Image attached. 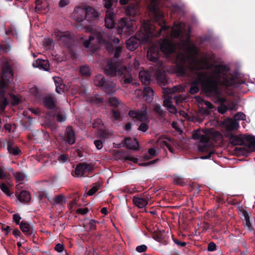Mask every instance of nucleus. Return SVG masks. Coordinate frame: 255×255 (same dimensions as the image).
<instances>
[{
	"mask_svg": "<svg viewBox=\"0 0 255 255\" xmlns=\"http://www.w3.org/2000/svg\"><path fill=\"white\" fill-rule=\"evenodd\" d=\"M149 121L146 122V123L143 122L140 124L139 125L138 129L142 131L145 132L148 129V123Z\"/></svg>",
	"mask_w": 255,
	"mask_h": 255,
	"instance_id": "51",
	"label": "nucleus"
},
{
	"mask_svg": "<svg viewBox=\"0 0 255 255\" xmlns=\"http://www.w3.org/2000/svg\"><path fill=\"white\" fill-rule=\"evenodd\" d=\"M11 98L12 99V105L13 106L17 105L20 103L19 99L14 95H12L11 96Z\"/></svg>",
	"mask_w": 255,
	"mask_h": 255,
	"instance_id": "64",
	"label": "nucleus"
},
{
	"mask_svg": "<svg viewBox=\"0 0 255 255\" xmlns=\"http://www.w3.org/2000/svg\"><path fill=\"white\" fill-rule=\"evenodd\" d=\"M139 78L140 81L145 85L149 83L150 81V75L145 71H140L139 72Z\"/></svg>",
	"mask_w": 255,
	"mask_h": 255,
	"instance_id": "35",
	"label": "nucleus"
},
{
	"mask_svg": "<svg viewBox=\"0 0 255 255\" xmlns=\"http://www.w3.org/2000/svg\"><path fill=\"white\" fill-rule=\"evenodd\" d=\"M63 139L70 145L75 143L76 140V132L72 126H68L66 128Z\"/></svg>",
	"mask_w": 255,
	"mask_h": 255,
	"instance_id": "14",
	"label": "nucleus"
},
{
	"mask_svg": "<svg viewBox=\"0 0 255 255\" xmlns=\"http://www.w3.org/2000/svg\"><path fill=\"white\" fill-rule=\"evenodd\" d=\"M173 241L174 243L177 245L179 247H184L186 245V243L185 242H182L180 241L179 240L176 239V238H173Z\"/></svg>",
	"mask_w": 255,
	"mask_h": 255,
	"instance_id": "61",
	"label": "nucleus"
},
{
	"mask_svg": "<svg viewBox=\"0 0 255 255\" xmlns=\"http://www.w3.org/2000/svg\"><path fill=\"white\" fill-rule=\"evenodd\" d=\"M128 115L130 117L136 119L142 122L148 121L145 111H135L131 110L129 112Z\"/></svg>",
	"mask_w": 255,
	"mask_h": 255,
	"instance_id": "16",
	"label": "nucleus"
},
{
	"mask_svg": "<svg viewBox=\"0 0 255 255\" xmlns=\"http://www.w3.org/2000/svg\"><path fill=\"white\" fill-rule=\"evenodd\" d=\"M9 102L5 96L0 100V112L3 113L5 112V108L8 106Z\"/></svg>",
	"mask_w": 255,
	"mask_h": 255,
	"instance_id": "38",
	"label": "nucleus"
},
{
	"mask_svg": "<svg viewBox=\"0 0 255 255\" xmlns=\"http://www.w3.org/2000/svg\"><path fill=\"white\" fill-rule=\"evenodd\" d=\"M163 106L166 107L170 113L172 114L177 113V109L172 104V102L170 99H165L163 101Z\"/></svg>",
	"mask_w": 255,
	"mask_h": 255,
	"instance_id": "30",
	"label": "nucleus"
},
{
	"mask_svg": "<svg viewBox=\"0 0 255 255\" xmlns=\"http://www.w3.org/2000/svg\"><path fill=\"white\" fill-rule=\"evenodd\" d=\"M235 120H246V115L242 113V112H238L235 115Z\"/></svg>",
	"mask_w": 255,
	"mask_h": 255,
	"instance_id": "57",
	"label": "nucleus"
},
{
	"mask_svg": "<svg viewBox=\"0 0 255 255\" xmlns=\"http://www.w3.org/2000/svg\"><path fill=\"white\" fill-rule=\"evenodd\" d=\"M96 39L97 41L100 44H105L107 45L108 43L101 33H98L97 34Z\"/></svg>",
	"mask_w": 255,
	"mask_h": 255,
	"instance_id": "48",
	"label": "nucleus"
},
{
	"mask_svg": "<svg viewBox=\"0 0 255 255\" xmlns=\"http://www.w3.org/2000/svg\"><path fill=\"white\" fill-rule=\"evenodd\" d=\"M111 135V133L109 131L106 130H101L99 132L100 137L104 139L109 138Z\"/></svg>",
	"mask_w": 255,
	"mask_h": 255,
	"instance_id": "50",
	"label": "nucleus"
},
{
	"mask_svg": "<svg viewBox=\"0 0 255 255\" xmlns=\"http://www.w3.org/2000/svg\"><path fill=\"white\" fill-rule=\"evenodd\" d=\"M211 97H212L215 103H219L221 104L220 106L218 107V112L221 114H224L228 110V107L227 106H226L224 103L226 102V99L225 97V102H220L217 101V98L214 96H211Z\"/></svg>",
	"mask_w": 255,
	"mask_h": 255,
	"instance_id": "34",
	"label": "nucleus"
},
{
	"mask_svg": "<svg viewBox=\"0 0 255 255\" xmlns=\"http://www.w3.org/2000/svg\"><path fill=\"white\" fill-rule=\"evenodd\" d=\"M216 249H217V246L213 242H211L209 243V244L208 245V248H207V250L209 252H214V251H216Z\"/></svg>",
	"mask_w": 255,
	"mask_h": 255,
	"instance_id": "60",
	"label": "nucleus"
},
{
	"mask_svg": "<svg viewBox=\"0 0 255 255\" xmlns=\"http://www.w3.org/2000/svg\"><path fill=\"white\" fill-rule=\"evenodd\" d=\"M92 169L90 164L87 163H81L78 164L75 169V174L79 176H85V174L89 172Z\"/></svg>",
	"mask_w": 255,
	"mask_h": 255,
	"instance_id": "15",
	"label": "nucleus"
},
{
	"mask_svg": "<svg viewBox=\"0 0 255 255\" xmlns=\"http://www.w3.org/2000/svg\"><path fill=\"white\" fill-rule=\"evenodd\" d=\"M56 86V91L58 94H62L64 92L65 84L63 83L61 78L54 79Z\"/></svg>",
	"mask_w": 255,
	"mask_h": 255,
	"instance_id": "32",
	"label": "nucleus"
},
{
	"mask_svg": "<svg viewBox=\"0 0 255 255\" xmlns=\"http://www.w3.org/2000/svg\"><path fill=\"white\" fill-rule=\"evenodd\" d=\"M185 48L186 53L180 52L176 56L175 67L176 73L181 76L185 75L187 64L192 66L193 70L204 69V66L201 65L202 61L198 60L196 57L198 53L196 45L189 42L185 44Z\"/></svg>",
	"mask_w": 255,
	"mask_h": 255,
	"instance_id": "1",
	"label": "nucleus"
},
{
	"mask_svg": "<svg viewBox=\"0 0 255 255\" xmlns=\"http://www.w3.org/2000/svg\"><path fill=\"white\" fill-rule=\"evenodd\" d=\"M154 112L159 117H163L165 116V112L161 109L159 104H156L153 108Z\"/></svg>",
	"mask_w": 255,
	"mask_h": 255,
	"instance_id": "43",
	"label": "nucleus"
},
{
	"mask_svg": "<svg viewBox=\"0 0 255 255\" xmlns=\"http://www.w3.org/2000/svg\"><path fill=\"white\" fill-rule=\"evenodd\" d=\"M33 65L34 67H38L40 69L47 71H48L49 69V62L46 60L38 59L36 60L35 63L33 64Z\"/></svg>",
	"mask_w": 255,
	"mask_h": 255,
	"instance_id": "26",
	"label": "nucleus"
},
{
	"mask_svg": "<svg viewBox=\"0 0 255 255\" xmlns=\"http://www.w3.org/2000/svg\"><path fill=\"white\" fill-rule=\"evenodd\" d=\"M57 120L59 122H63L66 119V117L64 113L61 112H58L56 114Z\"/></svg>",
	"mask_w": 255,
	"mask_h": 255,
	"instance_id": "49",
	"label": "nucleus"
},
{
	"mask_svg": "<svg viewBox=\"0 0 255 255\" xmlns=\"http://www.w3.org/2000/svg\"><path fill=\"white\" fill-rule=\"evenodd\" d=\"M14 175L17 181H22L25 178L24 174L19 172H16Z\"/></svg>",
	"mask_w": 255,
	"mask_h": 255,
	"instance_id": "53",
	"label": "nucleus"
},
{
	"mask_svg": "<svg viewBox=\"0 0 255 255\" xmlns=\"http://www.w3.org/2000/svg\"><path fill=\"white\" fill-rule=\"evenodd\" d=\"M94 39V37L93 36L90 35L89 37V39L87 40H86L83 43V45L86 48H88L90 45H92V41Z\"/></svg>",
	"mask_w": 255,
	"mask_h": 255,
	"instance_id": "54",
	"label": "nucleus"
},
{
	"mask_svg": "<svg viewBox=\"0 0 255 255\" xmlns=\"http://www.w3.org/2000/svg\"><path fill=\"white\" fill-rule=\"evenodd\" d=\"M109 104L110 106L114 108L113 109H119L120 101L116 97H112L109 99Z\"/></svg>",
	"mask_w": 255,
	"mask_h": 255,
	"instance_id": "41",
	"label": "nucleus"
},
{
	"mask_svg": "<svg viewBox=\"0 0 255 255\" xmlns=\"http://www.w3.org/2000/svg\"><path fill=\"white\" fill-rule=\"evenodd\" d=\"M114 12L111 10H107L105 17V25L106 28L112 29L115 26L116 22L113 19Z\"/></svg>",
	"mask_w": 255,
	"mask_h": 255,
	"instance_id": "17",
	"label": "nucleus"
},
{
	"mask_svg": "<svg viewBox=\"0 0 255 255\" xmlns=\"http://www.w3.org/2000/svg\"><path fill=\"white\" fill-rule=\"evenodd\" d=\"M242 216L244 218L245 226L249 231H252L253 230V227L250 221V218L248 212L246 210H243L242 211Z\"/></svg>",
	"mask_w": 255,
	"mask_h": 255,
	"instance_id": "29",
	"label": "nucleus"
},
{
	"mask_svg": "<svg viewBox=\"0 0 255 255\" xmlns=\"http://www.w3.org/2000/svg\"><path fill=\"white\" fill-rule=\"evenodd\" d=\"M199 140L201 144H199L198 148L199 151L204 153L210 150V147L208 145L209 138L207 135L203 134Z\"/></svg>",
	"mask_w": 255,
	"mask_h": 255,
	"instance_id": "18",
	"label": "nucleus"
},
{
	"mask_svg": "<svg viewBox=\"0 0 255 255\" xmlns=\"http://www.w3.org/2000/svg\"><path fill=\"white\" fill-rule=\"evenodd\" d=\"M173 182L174 184L179 185L181 186H184L185 184L184 178L179 176H175Z\"/></svg>",
	"mask_w": 255,
	"mask_h": 255,
	"instance_id": "45",
	"label": "nucleus"
},
{
	"mask_svg": "<svg viewBox=\"0 0 255 255\" xmlns=\"http://www.w3.org/2000/svg\"><path fill=\"white\" fill-rule=\"evenodd\" d=\"M94 82L95 86L102 88L104 92L108 94H112L116 90L115 85L113 82L106 80L103 75H97L94 78Z\"/></svg>",
	"mask_w": 255,
	"mask_h": 255,
	"instance_id": "8",
	"label": "nucleus"
},
{
	"mask_svg": "<svg viewBox=\"0 0 255 255\" xmlns=\"http://www.w3.org/2000/svg\"><path fill=\"white\" fill-rule=\"evenodd\" d=\"M106 48L109 52H114V56L113 58L119 59L122 52V49L121 46H115L111 42H110L107 43Z\"/></svg>",
	"mask_w": 255,
	"mask_h": 255,
	"instance_id": "20",
	"label": "nucleus"
},
{
	"mask_svg": "<svg viewBox=\"0 0 255 255\" xmlns=\"http://www.w3.org/2000/svg\"><path fill=\"white\" fill-rule=\"evenodd\" d=\"M232 145H244L246 147H236L234 150L236 153L243 155L255 151V136L252 135L240 134L235 135L232 132L227 133L226 136Z\"/></svg>",
	"mask_w": 255,
	"mask_h": 255,
	"instance_id": "4",
	"label": "nucleus"
},
{
	"mask_svg": "<svg viewBox=\"0 0 255 255\" xmlns=\"http://www.w3.org/2000/svg\"><path fill=\"white\" fill-rule=\"evenodd\" d=\"M43 104L44 106L48 109H54L56 104L53 98L51 96H46L43 98Z\"/></svg>",
	"mask_w": 255,
	"mask_h": 255,
	"instance_id": "28",
	"label": "nucleus"
},
{
	"mask_svg": "<svg viewBox=\"0 0 255 255\" xmlns=\"http://www.w3.org/2000/svg\"><path fill=\"white\" fill-rule=\"evenodd\" d=\"M147 58L150 61L155 62L158 59V50L154 47H150L147 51Z\"/></svg>",
	"mask_w": 255,
	"mask_h": 255,
	"instance_id": "23",
	"label": "nucleus"
},
{
	"mask_svg": "<svg viewBox=\"0 0 255 255\" xmlns=\"http://www.w3.org/2000/svg\"><path fill=\"white\" fill-rule=\"evenodd\" d=\"M238 80L232 75H223L222 78V83L226 87H233L234 88L238 87L239 84H245L244 81H241L237 83Z\"/></svg>",
	"mask_w": 255,
	"mask_h": 255,
	"instance_id": "12",
	"label": "nucleus"
},
{
	"mask_svg": "<svg viewBox=\"0 0 255 255\" xmlns=\"http://www.w3.org/2000/svg\"><path fill=\"white\" fill-rule=\"evenodd\" d=\"M226 127L227 130V133H228L229 132H232V131L237 130L240 126L239 123L236 120L229 119Z\"/></svg>",
	"mask_w": 255,
	"mask_h": 255,
	"instance_id": "27",
	"label": "nucleus"
},
{
	"mask_svg": "<svg viewBox=\"0 0 255 255\" xmlns=\"http://www.w3.org/2000/svg\"><path fill=\"white\" fill-rule=\"evenodd\" d=\"M20 229L21 231L26 236H29L34 235V229L33 226L25 221H22L20 224Z\"/></svg>",
	"mask_w": 255,
	"mask_h": 255,
	"instance_id": "21",
	"label": "nucleus"
},
{
	"mask_svg": "<svg viewBox=\"0 0 255 255\" xmlns=\"http://www.w3.org/2000/svg\"><path fill=\"white\" fill-rule=\"evenodd\" d=\"M123 146H126L127 148L131 149H137L138 143L135 138L132 139L130 137H126L123 141Z\"/></svg>",
	"mask_w": 255,
	"mask_h": 255,
	"instance_id": "22",
	"label": "nucleus"
},
{
	"mask_svg": "<svg viewBox=\"0 0 255 255\" xmlns=\"http://www.w3.org/2000/svg\"><path fill=\"white\" fill-rule=\"evenodd\" d=\"M142 94L143 98L148 102L150 103L153 99V90L149 87H144L143 91L141 92Z\"/></svg>",
	"mask_w": 255,
	"mask_h": 255,
	"instance_id": "24",
	"label": "nucleus"
},
{
	"mask_svg": "<svg viewBox=\"0 0 255 255\" xmlns=\"http://www.w3.org/2000/svg\"><path fill=\"white\" fill-rule=\"evenodd\" d=\"M153 13L154 14V19L155 22L160 26V31L158 33L159 35L162 34V32L168 30L169 26L166 24V21L164 19V14L162 11H160L156 8H153Z\"/></svg>",
	"mask_w": 255,
	"mask_h": 255,
	"instance_id": "9",
	"label": "nucleus"
},
{
	"mask_svg": "<svg viewBox=\"0 0 255 255\" xmlns=\"http://www.w3.org/2000/svg\"><path fill=\"white\" fill-rule=\"evenodd\" d=\"M80 73L83 76H89L91 75V69L87 65L81 66L80 68Z\"/></svg>",
	"mask_w": 255,
	"mask_h": 255,
	"instance_id": "39",
	"label": "nucleus"
},
{
	"mask_svg": "<svg viewBox=\"0 0 255 255\" xmlns=\"http://www.w3.org/2000/svg\"><path fill=\"white\" fill-rule=\"evenodd\" d=\"M112 114V118L114 120L117 121H121L122 120V117L121 116L120 109H112L111 110Z\"/></svg>",
	"mask_w": 255,
	"mask_h": 255,
	"instance_id": "37",
	"label": "nucleus"
},
{
	"mask_svg": "<svg viewBox=\"0 0 255 255\" xmlns=\"http://www.w3.org/2000/svg\"><path fill=\"white\" fill-rule=\"evenodd\" d=\"M152 30V26L149 24V22L145 23V32L138 31L135 36L130 37L126 42L127 48L130 51H133L140 44L148 42L150 38L149 34H153Z\"/></svg>",
	"mask_w": 255,
	"mask_h": 255,
	"instance_id": "5",
	"label": "nucleus"
},
{
	"mask_svg": "<svg viewBox=\"0 0 255 255\" xmlns=\"http://www.w3.org/2000/svg\"><path fill=\"white\" fill-rule=\"evenodd\" d=\"M44 0H36L35 1V6L34 9L36 12H42V11L44 10L46 6L45 4H44Z\"/></svg>",
	"mask_w": 255,
	"mask_h": 255,
	"instance_id": "36",
	"label": "nucleus"
},
{
	"mask_svg": "<svg viewBox=\"0 0 255 255\" xmlns=\"http://www.w3.org/2000/svg\"><path fill=\"white\" fill-rule=\"evenodd\" d=\"M9 174L5 172L4 167H0V179L5 180L8 179Z\"/></svg>",
	"mask_w": 255,
	"mask_h": 255,
	"instance_id": "46",
	"label": "nucleus"
},
{
	"mask_svg": "<svg viewBox=\"0 0 255 255\" xmlns=\"http://www.w3.org/2000/svg\"><path fill=\"white\" fill-rule=\"evenodd\" d=\"M135 19L128 17L122 18L117 25L118 33L119 34L131 35L134 31Z\"/></svg>",
	"mask_w": 255,
	"mask_h": 255,
	"instance_id": "7",
	"label": "nucleus"
},
{
	"mask_svg": "<svg viewBox=\"0 0 255 255\" xmlns=\"http://www.w3.org/2000/svg\"><path fill=\"white\" fill-rule=\"evenodd\" d=\"M160 49L162 52L167 55L175 51L176 46L171 40L164 39L160 44Z\"/></svg>",
	"mask_w": 255,
	"mask_h": 255,
	"instance_id": "11",
	"label": "nucleus"
},
{
	"mask_svg": "<svg viewBox=\"0 0 255 255\" xmlns=\"http://www.w3.org/2000/svg\"><path fill=\"white\" fill-rule=\"evenodd\" d=\"M18 199L21 202L28 203L31 200L29 193L27 191L23 190L20 192L17 197Z\"/></svg>",
	"mask_w": 255,
	"mask_h": 255,
	"instance_id": "33",
	"label": "nucleus"
},
{
	"mask_svg": "<svg viewBox=\"0 0 255 255\" xmlns=\"http://www.w3.org/2000/svg\"><path fill=\"white\" fill-rule=\"evenodd\" d=\"M52 35L61 46L69 51L73 50L75 44V37L69 31L62 32L56 29Z\"/></svg>",
	"mask_w": 255,
	"mask_h": 255,
	"instance_id": "6",
	"label": "nucleus"
},
{
	"mask_svg": "<svg viewBox=\"0 0 255 255\" xmlns=\"http://www.w3.org/2000/svg\"><path fill=\"white\" fill-rule=\"evenodd\" d=\"M104 72L111 77L118 76L123 84H131L132 85L137 86V82L132 78L129 69L124 66L122 61L119 59L111 58L107 63Z\"/></svg>",
	"mask_w": 255,
	"mask_h": 255,
	"instance_id": "3",
	"label": "nucleus"
},
{
	"mask_svg": "<svg viewBox=\"0 0 255 255\" xmlns=\"http://www.w3.org/2000/svg\"><path fill=\"white\" fill-rule=\"evenodd\" d=\"M7 146L9 153L15 156L21 154V151L20 149L16 145H14L12 141L8 140L7 143Z\"/></svg>",
	"mask_w": 255,
	"mask_h": 255,
	"instance_id": "25",
	"label": "nucleus"
},
{
	"mask_svg": "<svg viewBox=\"0 0 255 255\" xmlns=\"http://www.w3.org/2000/svg\"><path fill=\"white\" fill-rule=\"evenodd\" d=\"M101 184L99 183H95L93 184V187L88 191L87 195L92 196L97 192L101 188Z\"/></svg>",
	"mask_w": 255,
	"mask_h": 255,
	"instance_id": "40",
	"label": "nucleus"
},
{
	"mask_svg": "<svg viewBox=\"0 0 255 255\" xmlns=\"http://www.w3.org/2000/svg\"><path fill=\"white\" fill-rule=\"evenodd\" d=\"M184 24L182 22H174L171 30V35L174 38H183Z\"/></svg>",
	"mask_w": 255,
	"mask_h": 255,
	"instance_id": "13",
	"label": "nucleus"
},
{
	"mask_svg": "<svg viewBox=\"0 0 255 255\" xmlns=\"http://www.w3.org/2000/svg\"><path fill=\"white\" fill-rule=\"evenodd\" d=\"M202 134L200 133V130H197L194 131L192 134V138L195 140H199Z\"/></svg>",
	"mask_w": 255,
	"mask_h": 255,
	"instance_id": "63",
	"label": "nucleus"
},
{
	"mask_svg": "<svg viewBox=\"0 0 255 255\" xmlns=\"http://www.w3.org/2000/svg\"><path fill=\"white\" fill-rule=\"evenodd\" d=\"M98 222L95 220H91L89 223V230H95L96 229V223Z\"/></svg>",
	"mask_w": 255,
	"mask_h": 255,
	"instance_id": "58",
	"label": "nucleus"
},
{
	"mask_svg": "<svg viewBox=\"0 0 255 255\" xmlns=\"http://www.w3.org/2000/svg\"><path fill=\"white\" fill-rule=\"evenodd\" d=\"M132 201L133 204L139 208H142L146 206L148 202L146 200L143 198L133 197Z\"/></svg>",
	"mask_w": 255,
	"mask_h": 255,
	"instance_id": "31",
	"label": "nucleus"
},
{
	"mask_svg": "<svg viewBox=\"0 0 255 255\" xmlns=\"http://www.w3.org/2000/svg\"><path fill=\"white\" fill-rule=\"evenodd\" d=\"M117 0H103V4L107 10H111L113 11V5L114 2H117Z\"/></svg>",
	"mask_w": 255,
	"mask_h": 255,
	"instance_id": "42",
	"label": "nucleus"
},
{
	"mask_svg": "<svg viewBox=\"0 0 255 255\" xmlns=\"http://www.w3.org/2000/svg\"><path fill=\"white\" fill-rule=\"evenodd\" d=\"M2 72L4 74H9L11 76L13 75L12 69L8 64L4 65L2 67Z\"/></svg>",
	"mask_w": 255,
	"mask_h": 255,
	"instance_id": "47",
	"label": "nucleus"
},
{
	"mask_svg": "<svg viewBox=\"0 0 255 255\" xmlns=\"http://www.w3.org/2000/svg\"><path fill=\"white\" fill-rule=\"evenodd\" d=\"M64 199V196L61 194L56 196L54 199V203L55 204H59L62 203Z\"/></svg>",
	"mask_w": 255,
	"mask_h": 255,
	"instance_id": "56",
	"label": "nucleus"
},
{
	"mask_svg": "<svg viewBox=\"0 0 255 255\" xmlns=\"http://www.w3.org/2000/svg\"><path fill=\"white\" fill-rule=\"evenodd\" d=\"M138 13L137 6L133 3H129L126 7V14L130 17L129 18L136 19V16Z\"/></svg>",
	"mask_w": 255,
	"mask_h": 255,
	"instance_id": "19",
	"label": "nucleus"
},
{
	"mask_svg": "<svg viewBox=\"0 0 255 255\" xmlns=\"http://www.w3.org/2000/svg\"><path fill=\"white\" fill-rule=\"evenodd\" d=\"M84 13L85 19L91 23H94L99 19V12L91 6H87L84 10Z\"/></svg>",
	"mask_w": 255,
	"mask_h": 255,
	"instance_id": "10",
	"label": "nucleus"
},
{
	"mask_svg": "<svg viewBox=\"0 0 255 255\" xmlns=\"http://www.w3.org/2000/svg\"><path fill=\"white\" fill-rule=\"evenodd\" d=\"M53 44V40L51 38H46L44 40V45L47 47H51Z\"/></svg>",
	"mask_w": 255,
	"mask_h": 255,
	"instance_id": "62",
	"label": "nucleus"
},
{
	"mask_svg": "<svg viewBox=\"0 0 255 255\" xmlns=\"http://www.w3.org/2000/svg\"><path fill=\"white\" fill-rule=\"evenodd\" d=\"M147 250V247L145 245H141L136 247L135 250L139 253L145 252Z\"/></svg>",
	"mask_w": 255,
	"mask_h": 255,
	"instance_id": "55",
	"label": "nucleus"
},
{
	"mask_svg": "<svg viewBox=\"0 0 255 255\" xmlns=\"http://www.w3.org/2000/svg\"><path fill=\"white\" fill-rule=\"evenodd\" d=\"M201 84L203 91L210 97L214 96L217 101L220 102H225V98L222 96V92L218 86V81L213 78L207 72H200L196 79L190 85L189 93L195 94L199 91V85Z\"/></svg>",
	"mask_w": 255,
	"mask_h": 255,
	"instance_id": "2",
	"label": "nucleus"
},
{
	"mask_svg": "<svg viewBox=\"0 0 255 255\" xmlns=\"http://www.w3.org/2000/svg\"><path fill=\"white\" fill-rule=\"evenodd\" d=\"M157 81L160 84L163 86H165L167 84V80L165 78V76L160 75L157 77Z\"/></svg>",
	"mask_w": 255,
	"mask_h": 255,
	"instance_id": "59",
	"label": "nucleus"
},
{
	"mask_svg": "<svg viewBox=\"0 0 255 255\" xmlns=\"http://www.w3.org/2000/svg\"><path fill=\"white\" fill-rule=\"evenodd\" d=\"M0 188L7 196H10L11 194L9 187L4 183L0 181Z\"/></svg>",
	"mask_w": 255,
	"mask_h": 255,
	"instance_id": "44",
	"label": "nucleus"
},
{
	"mask_svg": "<svg viewBox=\"0 0 255 255\" xmlns=\"http://www.w3.org/2000/svg\"><path fill=\"white\" fill-rule=\"evenodd\" d=\"M7 88V84L5 82V80L4 77H3V76H1L0 78V90L5 91Z\"/></svg>",
	"mask_w": 255,
	"mask_h": 255,
	"instance_id": "52",
	"label": "nucleus"
}]
</instances>
